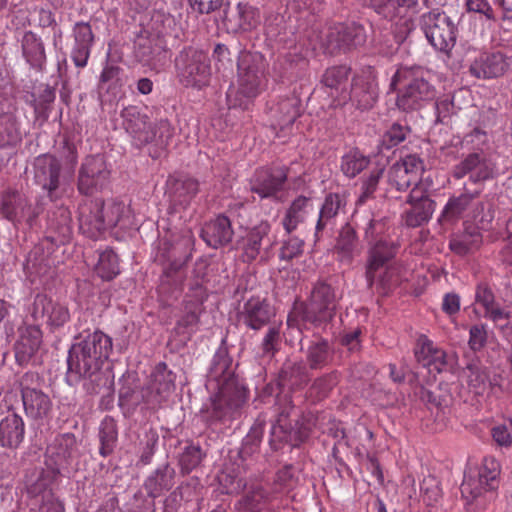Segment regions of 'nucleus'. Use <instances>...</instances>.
<instances>
[{
	"instance_id": "obj_50",
	"label": "nucleus",
	"mask_w": 512,
	"mask_h": 512,
	"mask_svg": "<svg viewBox=\"0 0 512 512\" xmlns=\"http://www.w3.org/2000/svg\"><path fill=\"white\" fill-rule=\"evenodd\" d=\"M71 213L67 207H59L49 220L50 228L55 230L60 237L68 239L71 235Z\"/></svg>"
},
{
	"instance_id": "obj_25",
	"label": "nucleus",
	"mask_w": 512,
	"mask_h": 512,
	"mask_svg": "<svg viewBox=\"0 0 512 512\" xmlns=\"http://www.w3.org/2000/svg\"><path fill=\"white\" fill-rule=\"evenodd\" d=\"M239 92L246 97H255L261 88L264 74L259 66L245 56L238 64Z\"/></svg>"
},
{
	"instance_id": "obj_4",
	"label": "nucleus",
	"mask_w": 512,
	"mask_h": 512,
	"mask_svg": "<svg viewBox=\"0 0 512 512\" xmlns=\"http://www.w3.org/2000/svg\"><path fill=\"white\" fill-rule=\"evenodd\" d=\"M390 90L396 92V106L404 112L419 110L436 97L434 85L420 67H399L391 79Z\"/></svg>"
},
{
	"instance_id": "obj_38",
	"label": "nucleus",
	"mask_w": 512,
	"mask_h": 512,
	"mask_svg": "<svg viewBox=\"0 0 512 512\" xmlns=\"http://www.w3.org/2000/svg\"><path fill=\"white\" fill-rule=\"evenodd\" d=\"M21 397L24 411L28 417L40 419L47 416L51 410L52 402L49 396L40 389L26 392Z\"/></svg>"
},
{
	"instance_id": "obj_36",
	"label": "nucleus",
	"mask_w": 512,
	"mask_h": 512,
	"mask_svg": "<svg viewBox=\"0 0 512 512\" xmlns=\"http://www.w3.org/2000/svg\"><path fill=\"white\" fill-rule=\"evenodd\" d=\"M21 47L26 61L32 67L42 69L46 63V54L41 38L32 31H27L22 37Z\"/></svg>"
},
{
	"instance_id": "obj_16",
	"label": "nucleus",
	"mask_w": 512,
	"mask_h": 512,
	"mask_svg": "<svg viewBox=\"0 0 512 512\" xmlns=\"http://www.w3.org/2000/svg\"><path fill=\"white\" fill-rule=\"evenodd\" d=\"M288 169L285 166L258 169L251 179V191L260 198H274L283 189Z\"/></svg>"
},
{
	"instance_id": "obj_35",
	"label": "nucleus",
	"mask_w": 512,
	"mask_h": 512,
	"mask_svg": "<svg viewBox=\"0 0 512 512\" xmlns=\"http://www.w3.org/2000/svg\"><path fill=\"white\" fill-rule=\"evenodd\" d=\"M175 472L168 465L158 468L144 483L149 497L155 499L169 491L174 485Z\"/></svg>"
},
{
	"instance_id": "obj_45",
	"label": "nucleus",
	"mask_w": 512,
	"mask_h": 512,
	"mask_svg": "<svg viewBox=\"0 0 512 512\" xmlns=\"http://www.w3.org/2000/svg\"><path fill=\"white\" fill-rule=\"evenodd\" d=\"M351 75V68L346 65L332 66L325 70L322 75L321 83L336 92L340 89L343 90V86L347 83Z\"/></svg>"
},
{
	"instance_id": "obj_56",
	"label": "nucleus",
	"mask_w": 512,
	"mask_h": 512,
	"mask_svg": "<svg viewBox=\"0 0 512 512\" xmlns=\"http://www.w3.org/2000/svg\"><path fill=\"white\" fill-rule=\"evenodd\" d=\"M425 397L428 402L443 410L452 407L454 403V398L447 384H440L435 390L426 391Z\"/></svg>"
},
{
	"instance_id": "obj_29",
	"label": "nucleus",
	"mask_w": 512,
	"mask_h": 512,
	"mask_svg": "<svg viewBox=\"0 0 512 512\" xmlns=\"http://www.w3.org/2000/svg\"><path fill=\"white\" fill-rule=\"evenodd\" d=\"M148 389L151 395L146 402L153 405L160 404L174 389L173 374L167 369L165 363H159L155 366Z\"/></svg>"
},
{
	"instance_id": "obj_54",
	"label": "nucleus",
	"mask_w": 512,
	"mask_h": 512,
	"mask_svg": "<svg viewBox=\"0 0 512 512\" xmlns=\"http://www.w3.org/2000/svg\"><path fill=\"white\" fill-rule=\"evenodd\" d=\"M388 182L398 191H405L417 181L406 171V168L394 163L388 171Z\"/></svg>"
},
{
	"instance_id": "obj_23",
	"label": "nucleus",
	"mask_w": 512,
	"mask_h": 512,
	"mask_svg": "<svg viewBox=\"0 0 512 512\" xmlns=\"http://www.w3.org/2000/svg\"><path fill=\"white\" fill-rule=\"evenodd\" d=\"M234 235L231 221L224 215L206 222L200 231V237L210 247L218 248L228 244Z\"/></svg>"
},
{
	"instance_id": "obj_44",
	"label": "nucleus",
	"mask_w": 512,
	"mask_h": 512,
	"mask_svg": "<svg viewBox=\"0 0 512 512\" xmlns=\"http://www.w3.org/2000/svg\"><path fill=\"white\" fill-rule=\"evenodd\" d=\"M370 159L359 150L353 149L342 156L341 171L349 178L356 177L368 167Z\"/></svg>"
},
{
	"instance_id": "obj_53",
	"label": "nucleus",
	"mask_w": 512,
	"mask_h": 512,
	"mask_svg": "<svg viewBox=\"0 0 512 512\" xmlns=\"http://www.w3.org/2000/svg\"><path fill=\"white\" fill-rule=\"evenodd\" d=\"M411 129L408 126H403L399 123H393L387 131L383 134L381 146L385 149H391L402 143Z\"/></svg>"
},
{
	"instance_id": "obj_18",
	"label": "nucleus",
	"mask_w": 512,
	"mask_h": 512,
	"mask_svg": "<svg viewBox=\"0 0 512 512\" xmlns=\"http://www.w3.org/2000/svg\"><path fill=\"white\" fill-rule=\"evenodd\" d=\"M123 127L137 145H146L156 139V132L149 123L147 115L142 114L137 106H128L121 111Z\"/></svg>"
},
{
	"instance_id": "obj_37",
	"label": "nucleus",
	"mask_w": 512,
	"mask_h": 512,
	"mask_svg": "<svg viewBox=\"0 0 512 512\" xmlns=\"http://www.w3.org/2000/svg\"><path fill=\"white\" fill-rule=\"evenodd\" d=\"M125 85L124 70L112 63H107L99 77L98 88L107 94L117 97L123 92Z\"/></svg>"
},
{
	"instance_id": "obj_60",
	"label": "nucleus",
	"mask_w": 512,
	"mask_h": 512,
	"mask_svg": "<svg viewBox=\"0 0 512 512\" xmlns=\"http://www.w3.org/2000/svg\"><path fill=\"white\" fill-rule=\"evenodd\" d=\"M396 163L402 166V168H406L407 173L417 182L420 180V177L424 172V163L419 156L416 154H410Z\"/></svg>"
},
{
	"instance_id": "obj_17",
	"label": "nucleus",
	"mask_w": 512,
	"mask_h": 512,
	"mask_svg": "<svg viewBox=\"0 0 512 512\" xmlns=\"http://www.w3.org/2000/svg\"><path fill=\"white\" fill-rule=\"evenodd\" d=\"M78 457L77 440L71 433L57 436L46 450L47 463L57 472L68 468Z\"/></svg>"
},
{
	"instance_id": "obj_13",
	"label": "nucleus",
	"mask_w": 512,
	"mask_h": 512,
	"mask_svg": "<svg viewBox=\"0 0 512 512\" xmlns=\"http://www.w3.org/2000/svg\"><path fill=\"white\" fill-rule=\"evenodd\" d=\"M276 242V237L271 235V225L262 221L250 229L243 239L242 259L251 263L260 257L261 261L269 258V253Z\"/></svg>"
},
{
	"instance_id": "obj_63",
	"label": "nucleus",
	"mask_w": 512,
	"mask_h": 512,
	"mask_svg": "<svg viewBox=\"0 0 512 512\" xmlns=\"http://www.w3.org/2000/svg\"><path fill=\"white\" fill-rule=\"evenodd\" d=\"M236 15L238 18V26L243 30L251 29L255 21V10L247 3H239L236 7Z\"/></svg>"
},
{
	"instance_id": "obj_57",
	"label": "nucleus",
	"mask_w": 512,
	"mask_h": 512,
	"mask_svg": "<svg viewBox=\"0 0 512 512\" xmlns=\"http://www.w3.org/2000/svg\"><path fill=\"white\" fill-rule=\"evenodd\" d=\"M338 383L336 372H332L317 378L310 387V395L317 399H322L328 395L334 386Z\"/></svg>"
},
{
	"instance_id": "obj_61",
	"label": "nucleus",
	"mask_w": 512,
	"mask_h": 512,
	"mask_svg": "<svg viewBox=\"0 0 512 512\" xmlns=\"http://www.w3.org/2000/svg\"><path fill=\"white\" fill-rule=\"evenodd\" d=\"M304 242L297 237H291L285 241L280 249L279 257L281 260L290 261L303 252Z\"/></svg>"
},
{
	"instance_id": "obj_40",
	"label": "nucleus",
	"mask_w": 512,
	"mask_h": 512,
	"mask_svg": "<svg viewBox=\"0 0 512 512\" xmlns=\"http://www.w3.org/2000/svg\"><path fill=\"white\" fill-rule=\"evenodd\" d=\"M482 241L480 232L476 227H469L462 233L453 236L450 240V249L458 254L465 255L473 249L479 247Z\"/></svg>"
},
{
	"instance_id": "obj_20",
	"label": "nucleus",
	"mask_w": 512,
	"mask_h": 512,
	"mask_svg": "<svg viewBox=\"0 0 512 512\" xmlns=\"http://www.w3.org/2000/svg\"><path fill=\"white\" fill-rule=\"evenodd\" d=\"M345 206L346 200L344 195L339 193H329L325 196L318 211V217L315 225L316 240H320L324 235L333 230L336 224V218Z\"/></svg>"
},
{
	"instance_id": "obj_26",
	"label": "nucleus",
	"mask_w": 512,
	"mask_h": 512,
	"mask_svg": "<svg viewBox=\"0 0 512 512\" xmlns=\"http://www.w3.org/2000/svg\"><path fill=\"white\" fill-rule=\"evenodd\" d=\"M33 314L35 317L41 315L47 317V323L53 327H61L70 319L68 308L58 302H54L46 295L38 294L33 304Z\"/></svg>"
},
{
	"instance_id": "obj_12",
	"label": "nucleus",
	"mask_w": 512,
	"mask_h": 512,
	"mask_svg": "<svg viewBox=\"0 0 512 512\" xmlns=\"http://www.w3.org/2000/svg\"><path fill=\"white\" fill-rule=\"evenodd\" d=\"M110 171L101 155L87 156L78 173L79 193L89 196L101 191L108 183Z\"/></svg>"
},
{
	"instance_id": "obj_30",
	"label": "nucleus",
	"mask_w": 512,
	"mask_h": 512,
	"mask_svg": "<svg viewBox=\"0 0 512 512\" xmlns=\"http://www.w3.org/2000/svg\"><path fill=\"white\" fill-rule=\"evenodd\" d=\"M463 373L469 389L475 395H483L495 384V379L490 378L487 367L478 358L470 360L463 369Z\"/></svg>"
},
{
	"instance_id": "obj_3",
	"label": "nucleus",
	"mask_w": 512,
	"mask_h": 512,
	"mask_svg": "<svg viewBox=\"0 0 512 512\" xmlns=\"http://www.w3.org/2000/svg\"><path fill=\"white\" fill-rule=\"evenodd\" d=\"M77 213L80 231L88 238L97 239L108 229L128 227L130 209L121 201L84 199L79 203Z\"/></svg>"
},
{
	"instance_id": "obj_62",
	"label": "nucleus",
	"mask_w": 512,
	"mask_h": 512,
	"mask_svg": "<svg viewBox=\"0 0 512 512\" xmlns=\"http://www.w3.org/2000/svg\"><path fill=\"white\" fill-rule=\"evenodd\" d=\"M73 36L76 45L92 47L94 34L92 28L87 22H77L73 28Z\"/></svg>"
},
{
	"instance_id": "obj_39",
	"label": "nucleus",
	"mask_w": 512,
	"mask_h": 512,
	"mask_svg": "<svg viewBox=\"0 0 512 512\" xmlns=\"http://www.w3.org/2000/svg\"><path fill=\"white\" fill-rule=\"evenodd\" d=\"M408 204L411 207L403 213L402 220L410 228L420 227L427 223L431 219L436 205L434 200Z\"/></svg>"
},
{
	"instance_id": "obj_9",
	"label": "nucleus",
	"mask_w": 512,
	"mask_h": 512,
	"mask_svg": "<svg viewBox=\"0 0 512 512\" xmlns=\"http://www.w3.org/2000/svg\"><path fill=\"white\" fill-rule=\"evenodd\" d=\"M0 214L14 226L24 223L32 227L40 214V208L33 206L22 192L8 188L1 194Z\"/></svg>"
},
{
	"instance_id": "obj_41",
	"label": "nucleus",
	"mask_w": 512,
	"mask_h": 512,
	"mask_svg": "<svg viewBox=\"0 0 512 512\" xmlns=\"http://www.w3.org/2000/svg\"><path fill=\"white\" fill-rule=\"evenodd\" d=\"M22 141L16 119L11 114L0 115V147L14 148Z\"/></svg>"
},
{
	"instance_id": "obj_51",
	"label": "nucleus",
	"mask_w": 512,
	"mask_h": 512,
	"mask_svg": "<svg viewBox=\"0 0 512 512\" xmlns=\"http://www.w3.org/2000/svg\"><path fill=\"white\" fill-rule=\"evenodd\" d=\"M176 77L185 87L192 84V56L188 49L182 50L175 59Z\"/></svg>"
},
{
	"instance_id": "obj_48",
	"label": "nucleus",
	"mask_w": 512,
	"mask_h": 512,
	"mask_svg": "<svg viewBox=\"0 0 512 512\" xmlns=\"http://www.w3.org/2000/svg\"><path fill=\"white\" fill-rule=\"evenodd\" d=\"M397 282L395 269L389 265H385L374 275V282H367L368 288L375 289L380 295H387Z\"/></svg>"
},
{
	"instance_id": "obj_43",
	"label": "nucleus",
	"mask_w": 512,
	"mask_h": 512,
	"mask_svg": "<svg viewBox=\"0 0 512 512\" xmlns=\"http://www.w3.org/2000/svg\"><path fill=\"white\" fill-rule=\"evenodd\" d=\"M95 272L104 281H111L119 275V258L112 249L100 253Z\"/></svg>"
},
{
	"instance_id": "obj_1",
	"label": "nucleus",
	"mask_w": 512,
	"mask_h": 512,
	"mask_svg": "<svg viewBox=\"0 0 512 512\" xmlns=\"http://www.w3.org/2000/svg\"><path fill=\"white\" fill-rule=\"evenodd\" d=\"M205 388L211 402L206 412L213 420L224 419L244 403V390L237 384L232 360L225 349L215 353L206 376Z\"/></svg>"
},
{
	"instance_id": "obj_33",
	"label": "nucleus",
	"mask_w": 512,
	"mask_h": 512,
	"mask_svg": "<svg viewBox=\"0 0 512 512\" xmlns=\"http://www.w3.org/2000/svg\"><path fill=\"white\" fill-rule=\"evenodd\" d=\"M314 212L311 199L305 196H298L289 206L282 220L286 232L291 233L299 224L304 223L310 213Z\"/></svg>"
},
{
	"instance_id": "obj_47",
	"label": "nucleus",
	"mask_w": 512,
	"mask_h": 512,
	"mask_svg": "<svg viewBox=\"0 0 512 512\" xmlns=\"http://www.w3.org/2000/svg\"><path fill=\"white\" fill-rule=\"evenodd\" d=\"M265 426V419L258 417L251 426L248 434L244 437L240 454L252 455L257 451L262 441Z\"/></svg>"
},
{
	"instance_id": "obj_2",
	"label": "nucleus",
	"mask_w": 512,
	"mask_h": 512,
	"mask_svg": "<svg viewBox=\"0 0 512 512\" xmlns=\"http://www.w3.org/2000/svg\"><path fill=\"white\" fill-rule=\"evenodd\" d=\"M113 349L112 338L100 330L84 331L78 342L69 350L67 365L68 377L74 381L82 378L100 380L99 373L109 359Z\"/></svg>"
},
{
	"instance_id": "obj_31",
	"label": "nucleus",
	"mask_w": 512,
	"mask_h": 512,
	"mask_svg": "<svg viewBox=\"0 0 512 512\" xmlns=\"http://www.w3.org/2000/svg\"><path fill=\"white\" fill-rule=\"evenodd\" d=\"M279 385L282 388L299 389L310 380L308 369L302 361L287 360L279 372Z\"/></svg>"
},
{
	"instance_id": "obj_14",
	"label": "nucleus",
	"mask_w": 512,
	"mask_h": 512,
	"mask_svg": "<svg viewBox=\"0 0 512 512\" xmlns=\"http://www.w3.org/2000/svg\"><path fill=\"white\" fill-rule=\"evenodd\" d=\"M495 164L483 152L469 153L453 169V177L469 176L473 183H482L494 177Z\"/></svg>"
},
{
	"instance_id": "obj_32",
	"label": "nucleus",
	"mask_w": 512,
	"mask_h": 512,
	"mask_svg": "<svg viewBox=\"0 0 512 512\" xmlns=\"http://www.w3.org/2000/svg\"><path fill=\"white\" fill-rule=\"evenodd\" d=\"M300 115V102L296 97L282 99L271 110V126L274 130H284L292 126Z\"/></svg>"
},
{
	"instance_id": "obj_64",
	"label": "nucleus",
	"mask_w": 512,
	"mask_h": 512,
	"mask_svg": "<svg viewBox=\"0 0 512 512\" xmlns=\"http://www.w3.org/2000/svg\"><path fill=\"white\" fill-rule=\"evenodd\" d=\"M491 434L495 442L500 446L512 445V420L507 424L498 425L492 428Z\"/></svg>"
},
{
	"instance_id": "obj_22",
	"label": "nucleus",
	"mask_w": 512,
	"mask_h": 512,
	"mask_svg": "<svg viewBox=\"0 0 512 512\" xmlns=\"http://www.w3.org/2000/svg\"><path fill=\"white\" fill-rule=\"evenodd\" d=\"M397 246L392 241L380 238L374 243L368 252V258L365 266L366 281L372 284L374 275L395 257Z\"/></svg>"
},
{
	"instance_id": "obj_8",
	"label": "nucleus",
	"mask_w": 512,
	"mask_h": 512,
	"mask_svg": "<svg viewBox=\"0 0 512 512\" xmlns=\"http://www.w3.org/2000/svg\"><path fill=\"white\" fill-rule=\"evenodd\" d=\"M421 26L431 45L448 53L456 43V27L450 17L438 9L421 16Z\"/></svg>"
},
{
	"instance_id": "obj_55",
	"label": "nucleus",
	"mask_w": 512,
	"mask_h": 512,
	"mask_svg": "<svg viewBox=\"0 0 512 512\" xmlns=\"http://www.w3.org/2000/svg\"><path fill=\"white\" fill-rule=\"evenodd\" d=\"M280 327L281 324L269 326L261 342V351L264 356H274L280 349Z\"/></svg>"
},
{
	"instance_id": "obj_19",
	"label": "nucleus",
	"mask_w": 512,
	"mask_h": 512,
	"mask_svg": "<svg viewBox=\"0 0 512 512\" xmlns=\"http://www.w3.org/2000/svg\"><path fill=\"white\" fill-rule=\"evenodd\" d=\"M275 316L274 308L266 299L251 297L238 312V321L252 330H260Z\"/></svg>"
},
{
	"instance_id": "obj_49",
	"label": "nucleus",
	"mask_w": 512,
	"mask_h": 512,
	"mask_svg": "<svg viewBox=\"0 0 512 512\" xmlns=\"http://www.w3.org/2000/svg\"><path fill=\"white\" fill-rule=\"evenodd\" d=\"M370 7L382 18L393 20L407 14L399 0H369Z\"/></svg>"
},
{
	"instance_id": "obj_59",
	"label": "nucleus",
	"mask_w": 512,
	"mask_h": 512,
	"mask_svg": "<svg viewBox=\"0 0 512 512\" xmlns=\"http://www.w3.org/2000/svg\"><path fill=\"white\" fill-rule=\"evenodd\" d=\"M431 353L422 366L427 368L429 373H440L445 370L448 365L445 351L434 346Z\"/></svg>"
},
{
	"instance_id": "obj_58",
	"label": "nucleus",
	"mask_w": 512,
	"mask_h": 512,
	"mask_svg": "<svg viewBox=\"0 0 512 512\" xmlns=\"http://www.w3.org/2000/svg\"><path fill=\"white\" fill-rule=\"evenodd\" d=\"M265 497V491L256 487L238 501L236 508L241 512H256Z\"/></svg>"
},
{
	"instance_id": "obj_34",
	"label": "nucleus",
	"mask_w": 512,
	"mask_h": 512,
	"mask_svg": "<svg viewBox=\"0 0 512 512\" xmlns=\"http://www.w3.org/2000/svg\"><path fill=\"white\" fill-rule=\"evenodd\" d=\"M334 250L341 263H352L358 253V238L355 229L350 224L341 228Z\"/></svg>"
},
{
	"instance_id": "obj_15",
	"label": "nucleus",
	"mask_w": 512,
	"mask_h": 512,
	"mask_svg": "<svg viewBox=\"0 0 512 512\" xmlns=\"http://www.w3.org/2000/svg\"><path fill=\"white\" fill-rule=\"evenodd\" d=\"M510 58L500 51L482 52L470 64L469 72L477 79H495L509 70Z\"/></svg>"
},
{
	"instance_id": "obj_6",
	"label": "nucleus",
	"mask_w": 512,
	"mask_h": 512,
	"mask_svg": "<svg viewBox=\"0 0 512 512\" xmlns=\"http://www.w3.org/2000/svg\"><path fill=\"white\" fill-rule=\"evenodd\" d=\"M337 304L335 289L326 282H317L302 307L301 320L313 327L325 328L333 320Z\"/></svg>"
},
{
	"instance_id": "obj_5",
	"label": "nucleus",
	"mask_w": 512,
	"mask_h": 512,
	"mask_svg": "<svg viewBox=\"0 0 512 512\" xmlns=\"http://www.w3.org/2000/svg\"><path fill=\"white\" fill-rule=\"evenodd\" d=\"M34 180L51 201H57L73 191L72 175L62 173L61 162L52 154H41L33 163Z\"/></svg>"
},
{
	"instance_id": "obj_28",
	"label": "nucleus",
	"mask_w": 512,
	"mask_h": 512,
	"mask_svg": "<svg viewBox=\"0 0 512 512\" xmlns=\"http://www.w3.org/2000/svg\"><path fill=\"white\" fill-rule=\"evenodd\" d=\"M480 195L479 190L468 191L466 188L458 196H452L444 206L438 222L441 225H453L464 217L472 201Z\"/></svg>"
},
{
	"instance_id": "obj_10",
	"label": "nucleus",
	"mask_w": 512,
	"mask_h": 512,
	"mask_svg": "<svg viewBox=\"0 0 512 512\" xmlns=\"http://www.w3.org/2000/svg\"><path fill=\"white\" fill-rule=\"evenodd\" d=\"M378 96V86L374 71L369 67L352 78L349 91L342 90L338 99V105L351 102L360 110H368L373 107Z\"/></svg>"
},
{
	"instance_id": "obj_46",
	"label": "nucleus",
	"mask_w": 512,
	"mask_h": 512,
	"mask_svg": "<svg viewBox=\"0 0 512 512\" xmlns=\"http://www.w3.org/2000/svg\"><path fill=\"white\" fill-rule=\"evenodd\" d=\"M332 357L326 340L313 342L307 350V361L311 369H321L329 363Z\"/></svg>"
},
{
	"instance_id": "obj_52",
	"label": "nucleus",
	"mask_w": 512,
	"mask_h": 512,
	"mask_svg": "<svg viewBox=\"0 0 512 512\" xmlns=\"http://www.w3.org/2000/svg\"><path fill=\"white\" fill-rule=\"evenodd\" d=\"M211 68L203 53H194V87L202 88L209 84Z\"/></svg>"
},
{
	"instance_id": "obj_24",
	"label": "nucleus",
	"mask_w": 512,
	"mask_h": 512,
	"mask_svg": "<svg viewBox=\"0 0 512 512\" xmlns=\"http://www.w3.org/2000/svg\"><path fill=\"white\" fill-rule=\"evenodd\" d=\"M41 342L42 331L38 326L28 325L24 327L14 348L16 363L20 366L27 365L38 351Z\"/></svg>"
},
{
	"instance_id": "obj_21",
	"label": "nucleus",
	"mask_w": 512,
	"mask_h": 512,
	"mask_svg": "<svg viewBox=\"0 0 512 512\" xmlns=\"http://www.w3.org/2000/svg\"><path fill=\"white\" fill-rule=\"evenodd\" d=\"M328 41L334 48L346 52L364 45L366 32L362 25L356 23L341 24L329 33Z\"/></svg>"
},
{
	"instance_id": "obj_42",
	"label": "nucleus",
	"mask_w": 512,
	"mask_h": 512,
	"mask_svg": "<svg viewBox=\"0 0 512 512\" xmlns=\"http://www.w3.org/2000/svg\"><path fill=\"white\" fill-rule=\"evenodd\" d=\"M99 439L101 443L99 449L100 455L107 457L112 454L118 439L117 424L112 417L106 416L102 420L99 430Z\"/></svg>"
},
{
	"instance_id": "obj_27",
	"label": "nucleus",
	"mask_w": 512,
	"mask_h": 512,
	"mask_svg": "<svg viewBox=\"0 0 512 512\" xmlns=\"http://www.w3.org/2000/svg\"><path fill=\"white\" fill-rule=\"evenodd\" d=\"M25 437V422L19 414L8 413L0 420V446L16 449Z\"/></svg>"
},
{
	"instance_id": "obj_11",
	"label": "nucleus",
	"mask_w": 512,
	"mask_h": 512,
	"mask_svg": "<svg viewBox=\"0 0 512 512\" xmlns=\"http://www.w3.org/2000/svg\"><path fill=\"white\" fill-rule=\"evenodd\" d=\"M277 418L271 429V434L279 440H286L293 434L296 439L303 441L310 432V427L300 423L299 419H291V416H299L291 397L284 395L278 398Z\"/></svg>"
},
{
	"instance_id": "obj_7",
	"label": "nucleus",
	"mask_w": 512,
	"mask_h": 512,
	"mask_svg": "<svg viewBox=\"0 0 512 512\" xmlns=\"http://www.w3.org/2000/svg\"><path fill=\"white\" fill-rule=\"evenodd\" d=\"M500 465L492 457H486L477 474L464 476L460 486L462 497L472 503L483 494L493 492L499 486Z\"/></svg>"
}]
</instances>
